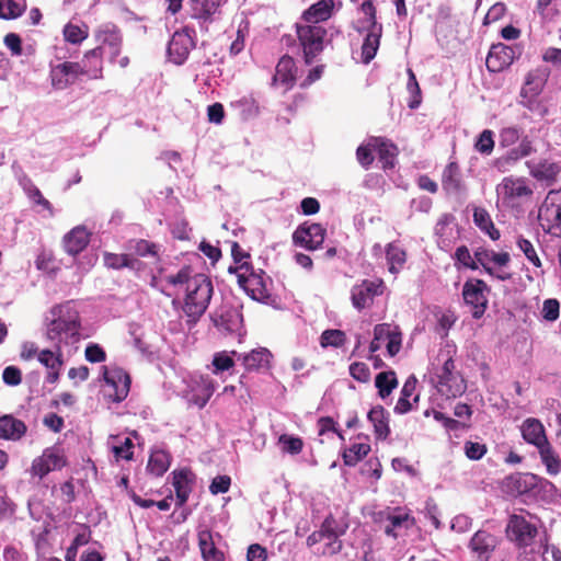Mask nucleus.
Here are the masks:
<instances>
[{
    "instance_id": "nucleus-10",
    "label": "nucleus",
    "mask_w": 561,
    "mask_h": 561,
    "mask_svg": "<svg viewBox=\"0 0 561 561\" xmlns=\"http://www.w3.org/2000/svg\"><path fill=\"white\" fill-rule=\"evenodd\" d=\"M533 194V190L527 181L522 178L507 176L496 186V195L505 206L514 207L528 198Z\"/></svg>"
},
{
    "instance_id": "nucleus-7",
    "label": "nucleus",
    "mask_w": 561,
    "mask_h": 561,
    "mask_svg": "<svg viewBox=\"0 0 561 561\" xmlns=\"http://www.w3.org/2000/svg\"><path fill=\"white\" fill-rule=\"evenodd\" d=\"M228 272L237 276L238 284L252 299L264 301L270 297L264 273H256L249 262L230 266Z\"/></svg>"
},
{
    "instance_id": "nucleus-53",
    "label": "nucleus",
    "mask_w": 561,
    "mask_h": 561,
    "mask_svg": "<svg viewBox=\"0 0 561 561\" xmlns=\"http://www.w3.org/2000/svg\"><path fill=\"white\" fill-rule=\"evenodd\" d=\"M493 131L484 129L477 138L474 142V149L484 156H490L494 149Z\"/></svg>"
},
{
    "instance_id": "nucleus-8",
    "label": "nucleus",
    "mask_w": 561,
    "mask_h": 561,
    "mask_svg": "<svg viewBox=\"0 0 561 561\" xmlns=\"http://www.w3.org/2000/svg\"><path fill=\"white\" fill-rule=\"evenodd\" d=\"M538 220L545 231L561 237V190L547 194L539 207Z\"/></svg>"
},
{
    "instance_id": "nucleus-22",
    "label": "nucleus",
    "mask_w": 561,
    "mask_h": 561,
    "mask_svg": "<svg viewBox=\"0 0 561 561\" xmlns=\"http://www.w3.org/2000/svg\"><path fill=\"white\" fill-rule=\"evenodd\" d=\"M102 374L104 381L115 391L114 400L123 401L129 392V376L121 368L108 369L106 366L102 367Z\"/></svg>"
},
{
    "instance_id": "nucleus-57",
    "label": "nucleus",
    "mask_w": 561,
    "mask_h": 561,
    "mask_svg": "<svg viewBox=\"0 0 561 561\" xmlns=\"http://www.w3.org/2000/svg\"><path fill=\"white\" fill-rule=\"evenodd\" d=\"M345 341V334L344 332L340 330H325L321 334V346H341Z\"/></svg>"
},
{
    "instance_id": "nucleus-44",
    "label": "nucleus",
    "mask_w": 561,
    "mask_h": 561,
    "mask_svg": "<svg viewBox=\"0 0 561 561\" xmlns=\"http://www.w3.org/2000/svg\"><path fill=\"white\" fill-rule=\"evenodd\" d=\"M375 386L381 399H386L392 390L398 386V380L394 371L379 373L375 378Z\"/></svg>"
},
{
    "instance_id": "nucleus-62",
    "label": "nucleus",
    "mask_w": 561,
    "mask_h": 561,
    "mask_svg": "<svg viewBox=\"0 0 561 561\" xmlns=\"http://www.w3.org/2000/svg\"><path fill=\"white\" fill-rule=\"evenodd\" d=\"M425 516L431 520L436 529L442 527V523L438 518L439 508L433 499H427L424 507Z\"/></svg>"
},
{
    "instance_id": "nucleus-6",
    "label": "nucleus",
    "mask_w": 561,
    "mask_h": 561,
    "mask_svg": "<svg viewBox=\"0 0 561 561\" xmlns=\"http://www.w3.org/2000/svg\"><path fill=\"white\" fill-rule=\"evenodd\" d=\"M296 30L305 61L309 65L323 50L325 44L330 42L328 30L322 24L305 23H297Z\"/></svg>"
},
{
    "instance_id": "nucleus-4",
    "label": "nucleus",
    "mask_w": 561,
    "mask_h": 561,
    "mask_svg": "<svg viewBox=\"0 0 561 561\" xmlns=\"http://www.w3.org/2000/svg\"><path fill=\"white\" fill-rule=\"evenodd\" d=\"M437 359L443 362V366L436 373V388L438 392L446 398L461 396L466 391V382L459 373L455 370L451 351H440Z\"/></svg>"
},
{
    "instance_id": "nucleus-31",
    "label": "nucleus",
    "mask_w": 561,
    "mask_h": 561,
    "mask_svg": "<svg viewBox=\"0 0 561 561\" xmlns=\"http://www.w3.org/2000/svg\"><path fill=\"white\" fill-rule=\"evenodd\" d=\"M474 259L481 266L484 267V270L489 274L494 275L491 264H494L497 266L506 265L510 262V254L506 252L497 253V252H494L493 250L479 248L474 252Z\"/></svg>"
},
{
    "instance_id": "nucleus-13",
    "label": "nucleus",
    "mask_w": 561,
    "mask_h": 561,
    "mask_svg": "<svg viewBox=\"0 0 561 561\" xmlns=\"http://www.w3.org/2000/svg\"><path fill=\"white\" fill-rule=\"evenodd\" d=\"M549 75L550 71L546 67H538L527 73L520 90V98L523 99L520 103L525 107L534 110L536 98L542 92Z\"/></svg>"
},
{
    "instance_id": "nucleus-63",
    "label": "nucleus",
    "mask_w": 561,
    "mask_h": 561,
    "mask_svg": "<svg viewBox=\"0 0 561 561\" xmlns=\"http://www.w3.org/2000/svg\"><path fill=\"white\" fill-rule=\"evenodd\" d=\"M486 453V447L484 444L476 443V442H466L465 444V454L471 460L481 459Z\"/></svg>"
},
{
    "instance_id": "nucleus-23",
    "label": "nucleus",
    "mask_w": 561,
    "mask_h": 561,
    "mask_svg": "<svg viewBox=\"0 0 561 561\" xmlns=\"http://www.w3.org/2000/svg\"><path fill=\"white\" fill-rule=\"evenodd\" d=\"M520 433L527 444L537 449L549 443L546 430L541 421L535 417H527L520 425Z\"/></svg>"
},
{
    "instance_id": "nucleus-33",
    "label": "nucleus",
    "mask_w": 561,
    "mask_h": 561,
    "mask_svg": "<svg viewBox=\"0 0 561 561\" xmlns=\"http://www.w3.org/2000/svg\"><path fill=\"white\" fill-rule=\"evenodd\" d=\"M26 432V425L12 415L0 417V438L19 440Z\"/></svg>"
},
{
    "instance_id": "nucleus-30",
    "label": "nucleus",
    "mask_w": 561,
    "mask_h": 561,
    "mask_svg": "<svg viewBox=\"0 0 561 561\" xmlns=\"http://www.w3.org/2000/svg\"><path fill=\"white\" fill-rule=\"evenodd\" d=\"M512 49L504 45H494L491 47L486 57V67L491 72L501 71L512 61Z\"/></svg>"
},
{
    "instance_id": "nucleus-14",
    "label": "nucleus",
    "mask_w": 561,
    "mask_h": 561,
    "mask_svg": "<svg viewBox=\"0 0 561 561\" xmlns=\"http://www.w3.org/2000/svg\"><path fill=\"white\" fill-rule=\"evenodd\" d=\"M488 285L481 279H469L463 284L462 297L465 302L472 307V316L482 317L488 306Z\"/></svg>"
},
{
    "instance_id": "nucleus-1",
    "label": "nucleus",
    "mask_w": 561,
    "mask_h": 561,
    "mask_svg": "<svg viewBox=\"0 0 561 561\" xmlns=\"http://www.w3.org/2000/svg\"><path fill=\"white\" fill-rule=\"evenodd\" d=\"M44 323V337L49 346L38 353L37 359L47 369H60L87 337L77 305L66 301L51 307Z\"/></svg>"
},
{
    "instance_id": "nucleus-56",
    "label": "nucleus",
    "mask_w": 561,
    "mask_h": 561,
    "mask_svg": "<svg viewBox=\"0 0 561 561\" xmlns=\"http://www.w3.org/2000/svg\"><path fill=\"white\" fill-rule=\"evenodd\" d=\"M23 8L13 0H0V18L10 20L20 16Z\"/></svg>"
},
{
    "instance_id": "nucleus-41",
    "label": "nucleus",
    "mask_w": 561,
    "mask_h": 561,
    "mask_svg": "<svg viewBox=\"0 0 561 561\" xmlns=\"http://www.w3.org/2000/svg\"><path fill=\"white\" fill-rule=\"evenodd\" d=\"M271 353L267 348L261 347L253 350L251 353L241 355L243 364L247 369H261L267 367L270 364Z\"/></svg>"
},
{
    "instance_id": "nucleus-5",
    "label": "nucleus",
    "mask_w": 561,
    "mask_h": 561,
    "mask_svg": "<svg viewBox=\"0 0 561 561\" xmlns=\"http://www.w3.org/2000/svg\"><path fill=\"white\" fill-rule=\"evenodd\" d=\"M360 10L365 14V19L362 21L359 31L367 33L362 45V60L364 64H369L379 48L382 25L376 21V9L371 0L364 1Z\"/></svg>"
},
{
    "instance_id": "nucleus-34",
    "label": "nucleus",
    "mask_w": 561,
    "mask_h": 561,
    "mask_svg": "<svg viewBox=\"0 0 561 561\" xmlns=\"http://www.w3.org/2000/svg\"><path fill=\"white\" fill-rule=\"evenodd\" d=\"M192 1V18L208 22L211 16L216 14L226 0H191Z\"/></svg>"
},
{
    "instance_id": "nucleus-46",
    "label": "nucleus",
    "mask_w": 561,
    "mask_h": 561,
    "mask_svg": "<svg viewBox=\"0 0 561 561\" xmlns=\"http://www.w3.org/2000/svg\"><path fill=\"white\" fill-rule=\"evenodd\" d=\"M560 172V167L551 161L543 160L530 167V173L538 180L551 181Z\"/></svg>"
},
{
    "instance_id": "nucleus-28",
    "label": "nucleus",
    "mask_w": 561,
    "mask_h": 561,
    "mask_svg": "<svg viewBox=\"0 0 561 561\" xmlns=\"http://www.w3.org/2000/svg\"><path fill=\"white\" fill-rule=\"evenodd\" d=\"M198 547L204 561H225L224 553L216 547L210 530L203 529L198 531Z\"/></svg>"
},
{
    "instance_id": "nucleus-45",
    "label": "nucleus",
    "mask_w": 561,
    "mask_h": 561,
    "mask_svg": "<svg viewBox=\"0 0 561 561\" xmlns=\"http://www.w3.org/2000/svg\"><path fill=\"white\" fill-rule=\"evenodd\" d=\"M232 355H237L238 358H241V354H238L234 351L231 353L227 351L215 353L211 360V371L215 375H219L224 371L231 369L234 366Z\"/></svg>"
},
{
    "instance_id": "nucleus-50",
    "label": "nucleus",
    "mask_w": 561,
    "mask_h": 561,
    "mask_svg": "<svg viewBox=\"0 0 561 561\" xmlns=\"http://www.w3.org/2000/svg\"><path fill=\"white\" fill-rule=\"evenodd\" d=\"M117 437L113 438V443H111V451L113 453L115 459L118 461L123 460H131L133 459V448L134 444L129 437H125L123 440L116 442Z\"/></svg>"
},
{
    "instance_id": "nucleus-12",
    "label": "nucleus",
    "mask_w": 561,
    "mask_h": 561,
    "mask_svg": "<svg viewBox=\"0 0 561 561\" xmlns=\"http://www.w3.org/2000/svg\"><path fill=\"white\" fill-rule=\"evenodd\" d=\"M401 332L398 327L389 323H380L374 328V339L370 343L369 351L375 353L385 344L389 356H394L401 348Z\"/></svg>"
},
{
    "instance_id": "nucleus-60",
    "label": "nucleus",
    "mask_w": 561,
    "mask_h": 561,
    "mask_svg": "<svg viewBox=\"0 0 561 561\" xmlns=\"http://www.w3.org/2000/svg\"><path fill=\"white\" fill-rule=\"evenodd\" d=\"M84 355L87 360L90 363H103L106 359V353L99 344L95 343L87 345Z\"/></svg>"
},
{
    "instance_id": "nucleus-48",
    "label": "nucleus",
    "mask_w": 561,
    "mask_h": 561,
    "mask_svg": "<svg viewBox=\"0 0 561 561\" xmlns=\"http://www.w3.org/2000/svg\"><path fill=\"white\" fill-rule=\"evenodd\" d=\"M340 535L341 534L335 530V524H332L329 531L325 534L323 548L317 549V552L330 556L339 553L342 549V541L339 539Z\"/></svg>"
},
{
    "instance_id": "nucleus-59",
    "label": "nucleus",
    "mask_w": 561,
    "mask_h": 561,
    "mask_svg": "<svg viewBox=\"0 0 561 561\" xmlns=\"http://www.w3.org/2000/svg\"><path fill=\"white\" fill-rule=\"evenodd\" d=\"M560 304L557 299H546L542 305L541 314L547 321L553 322L559 318Z\"/></svg>"
},
{
    "instance_id": "nucleus-27",
    "label": "nucleus",
    "mask_w": 561,
    "mask_h": 561,
    "mask_svg": "<svg viewBox=\"0 0 561 561\" xmlns=\"http://www.w3.org/2000/svg\"><path fill=\"white\" fill-rule=\"evenodd\" d=\"M443 188L448 194H461L466 191V185L462 181L461 171L457 162H449L442 174Z\"/></svg>"
},
{
    "instance_id": "nucleus-21",
    "label": "nucleus",
    "mask_w": 561,
    "mask_h": 561,
    "mask_svg": "<svg viewBox=\"0 0 561 561\" xmlns=\"http://www.w3.org/2000/svg\"><path fill=\"white\" fill-rule=\"evenodd\" d=\"M95 39L99 43L96 48H102V54L107 48L112 58L119 55L122 37L118 28L112 23L100 25L94 33Z\"/></svg>"
},
{
    "instance_id": "nucleus-37",
    "label": "nucleus",
    "mask_w": 561,
    "mask_h": 561,
    "mask_svg": "<svg viewBox=\"0 0 561 561\" xmlns=\"http://www.w3.org/2000/svg\"><path fill=\"white\" fill-rule=\"evenodd\" d=\"M191 476L192 473L185 469L173 472V486L181 505L186 502L191 493Z\"/></svg>"
},
{
    "instance_id": "nucleus-51",
    "label": "nucleus",
    "mask_w": 561,
    "mask_h": 561,
    "mask_svg": "<svg viewBox=\"0 0 561 561\" xmlns=\"http://www.w3.org/2000/svg\"><path fill=\"white\" fill-rule=\"evenodd\" d=\"M129 249L142 257H158V245L144 239L131 241Z\"/></svg>"
},
{
    "instance_id": "nucleus-2",
    "label": "nucleus",
    "mask_w": 561,
    "mask_h": 561,
    "mask_svg": "<svg viewBox=\"0 0 561 561\" xmlns=\"http://www.w3.org/2000/svg\"><path fill=\"white\" fill-rule=\"evenodd\" d=\"M164 280L184 293L183 312L190 321L196 322L204 314L211 299L213 284L209 277L185 266L176 274L167 275Z\"/></svg>"
},
{
    "instance_id": "nucleus-64",
    "label": "nucleus",
    "mask_w": 561,
    "mask_h": 561,
    "mask_svg": "<svg viewBox=\"0 0 561 561\" xmlns=\"http://www.w3.org/2000/svg\"><path fill=\"white\" fill-rule=\"evenodd\" d=\"M455 257L460 264H462L463 266H466L468 268H471V270L478 268V265L476 263L477 260H474L471 256L468 248L465 245L457 248V250L455 252Z\"/></svg>"
},
{
    "instance_id": "nucleus-35",
    "label": "nucleus",
    "mask_w": 561,
    "mask_h": 561,
    "mask_svg": "<svg viewBox=\"0 0 561 561\" xmlns=\"http://www.w3.org/2000/svg\"><path fill=\"white\" fill-rule=\"evenodd\" d=\"M516 245L524 253V255L528 260V262L530 264H533V266H534L533 273L535 274V276L536 277L542 276L543 275L542 263H541L540 257L538 256L535 244L530 240L519 236L516 239Z\"/></svg>"
},
{
    "instance_id": "nucleus-39",
    "label": "nucleus",
    "mask_w": 561,
    "mask_h": 561,
    "mask_svg": "<svg viewBox=\"0 0 561 561\" xmlns=\"http://www.w3.org/2000/svg\"><path fill=\"white\" fill-rule=\"evenodd\" d=\"M171 463L170 455L162 449H156L151 453L147 465L148 471L156 476L161 477L169 469Z\"/></svg>"
},
{
    "instance_id": "nucleus-55",
    "label": "nucleus",
    "mask_w": 561,
    "mask_h": 561,
    "mask_svg": "<svg viewBox=\"0 0 561 561\" xmlns=\"http://www.w3.org/2000/svg\"><path fill=\"white\" fill-rule=\"evenodd\" d=\"M407 72L409 76L407 89L413 98L409 103V107L416 108L421 104V89L412 69L409 68Z\"/></svg>"
},
{
    "instance_id": "nucleus-40",
    "label": "nucleus",
    "mask_w": 561,
    "mask_h": 561,
    "mask_svg": "<svg viewBox=\"0 0 561 561\" xmlns=\"http://www.w3.org/2000/svg\"><path fill=\"white\" fill-rule=\"evenodd\" d=\"M104 264L111 268H122L128 267L130 270L138 271L140 268L141 262L133 256L131 254H114V253H105L104 254Z\"/></svg>"
},
{
    "instance_id": "nucleus-11",
    "label": "nucleus",
    "mask_w": 561,
    "mask_h": 561,
    "mask_svg": "<svg viewBox=\"0 0 561 561\" xmlns=\"http://www.w3.org/2000/svg\"><path fill=\"white\" fill-rule=\"evenodd\" d=\"M215 389V381L208 376H191L184 391V398L188 403L204 408L214 394Z\"/></svg>"
},
{
    "instance_id": "nucleus-58",
    "label": "nucleus",
    "mask_w": 561,
    "mask_h": 561,
    "mask_svg": "<svg viewBox=\"0 0 561 561\" xmlns=\"http://www.w3.org/2000/svg\"><path fill=\"white\" fill-rule=\"evenodd\" d=\"M332 524H335L334 519L331 517H328L322 523V526L319 530L313 531L309 537L307 538V546L313 547L320 542H322L325 539V534L329 531Z\"/></svg>"
},
{
    "instance_id": "nucleus-15",
    "label": "nucleus",
    "mask_w": 561,
    "mask_h": 561,
    "mask_svg": "<svg viewBox=\"0 0 561 561\" xmlns=\"http://www.w3.org/2000/svg\"><path fill=\"white\" fill-rule=\"evenodd\" d=\"M506 533L518 547H527L533 542L537 527L524 514H513L508 519Z\"/></svg>"
},
{
    "instance_id": "nucleus-3",
    "label": "nucleus",
    "mask_w": 561,
    "mask_h": 561,
    "mask_svg": "<svg viewBox=\"0 0 561 561\" xmlns=\"http://www.w3.org/2000/svg\"><path fill=\"white\" fill-rule=\"evenodd\" d=\"M92 79L102 75V48H93L85 53L80 62L65 61L51 68L50 78L55 89L64 90L73 84L79 76Z\"/></svg>"
},
{
    "instance_id": "nucleus-54",
    "label": "nucleus",
    "mask_w": 561,
    "mask_h": 561,
    "mask_svg": "<svg viewBox=\"0 0 561 561\" xmlns=\"http://www.w3.org/2000/svg\"><path fill=\"white\" fill-rule=\"evenodd\" d=\"M278 445L283 453L298 455L304 447L301 438L283 434L278 438Z\"/></svg>"
},
{
    "instance_id": "nucleus-61",
    "label": "nucleus",
    "mask_w": 561,
    "mask_h": 561,
    "mask_svg": "<svg viewBox=\"0 0 561 561\" xmlns=\"http://www.w3.org/2000/svg\"><path fill=\"white\" fill-rule=\"evenodd\" d=\"M520 138V131L517 127H505L500 134V145L503 147H510L518 141Z\"/></svg>"
},
{
    "instance_id": "nucleus-38",
    "label": "nucleus",
    "mask_w": 561,
    "mask_h": 561,
    "mask_svg": "<svg viewBox=\"0 0 561 561\" xmlns=\"http://www.w3.org/2000/svg\"><path fill=\"white\" fill-rule=\"evenodd\" d=\"M541 462L550 476H557L561 471V460L550 443L538 448Z\"/></svg>"
},
{
    "instance_id": "nucleus-49",
    "label": "nucleus",
    "mask_w": 561,
    "mask_h": 561,
    "mask_svg": "<svg viewBox=\"0 0 561 561\" xmlns=\"http://www.w3.org/2000/svg\"><path fill=\"white\" fill-rule=\"evenodd\" d=\"M370 451V446L365 443H354L344 453L343 459L345 465L355 466Z\"/></svg>"
},
{
    "instance_id": "nucleus-25",
    "label": "nucleus",
    "mask_w": 561,
    "mask_h": 561,
    "mask_svg": "<svg viewBox=\"0 0 561 561\" xmlns=\"http://www.w3.org/2000/svg\"><path fill=\"white\" fill-rule=\"evenodd\" d=\"M334 5V0H319L302 13L299 23L321 24L332 16Z\"/></svg>"
},
{
    "instance_id": "nucleus-20",
    "label": "nucleus",
    "mask_w": 561,
    "mask_h": 561,
    "mask_svg": "<svg viewBox=\"0 0 561 561\" xmlns=\"http://www.w3.org/2000/svg\"><path fill=\"white\" fill-rule=\"evenodd\" d=\"M211 320L214 325L222 334L237 333L242 324L241 313L237 309L228 306H222L217 309L213 313Z\"/></svg>"
},
{
    "instance_id": "nucleus-43",
    "label": "nucleus",
    "mask_w": 561,
    "mask_h": 561,
    "mask_svg": "<svg viewBox=\"0 0 561 561\" xmlns=\"http://www.w3.org/2000/svg\"><path fill=\"white\" fill-rule=\"evenodd\" d=\"M389 271L397 274L405 263V251L397 243H389L386 250Z\"/></svg>"
},
{
    "instance_id": "nucleus-42",
    "label": "nucleus",
    "mask_w": 561,
    "mask_h": 561,
    "mask_svg": "<svg viewBox=\"0 0 561 561\" xmlns=\"http://www.w3.org/2000/svg\"><path fill=\"white\" fill-rule=\"evenodd\" d=\"M416 379L414 377H410L403 385L401 389V396L398 399L394 405V412L397 414H404L411 411L412 403L410 401V397L413 396L415 391Z\"/></svg>"
},
{
    "instance_id": "nucleus-24",
    "label": "nucleus",
    "mask_w": 561,
    "mask_h": 561,
    "mask_svg": "<svg viewBox=\"0 0 561 561\" xmlns=\"http://www.w3.org/2000/svg\"><path fill=\"white\" fill-rule=\"evenodd\" d=\"M497 546V539L492 534L479 530L470 540V549L480 561H488Z\"/></svg>"
},
{
    "instance_id": "nucleus-16",
    "label": "nucleus",
    "mask_w": 561,
    "mask_h": 561,
    "mask_svg": "<svg viewBox=\"0 0 561 561\" xmlns=\"http://www.w3.org/2000/svg\"><path fill=\"white\" fill-rule=\"evenodd\" d=\"M383 282L381 279H365L360 284L354 285L351 289L352 305L357 310L368 308L374 302V298L383 294Z\"/></svg>"
},
{
    "instance_id": "nucleus-18",
    "label": "nucleus",
    "mask_w": 561,
    "mask_h": 561,
    "mask_svg": "<svg viewBox=\"0 0 561 561\" xmlns=\"http://www.w3.org/2000/svg\"><path fill=\"white\" fill-rule=\"evenodd\" d=\"M325 237V229L320 224L299 226L294 234L293 241L296 245L313 251L319 249Z\"/></svg>"
},
{
    "instance_id": "nucleus-36",
    "label": "nucleus",
    "mask_w": 561,
    "mask_h": 561,
    "mask_svg": "<svg viewBox=\"0 0 561 561\" xmlns=\"http://www.w3.org/2000/svg\"><path fill=\"white\" fill-rule=\"evenodd\" d=\"M371 148L378 152L379 160L385 169L392 168L397 157V147L381 138H374L370 141Z\"/></svg>"
},
{
    "instance_id": "nucleus-26",
    "label": "nucleus",
    "mask_w": 561,
    "mask_h": 561,
    "mask_svg": "<svg viewBox=\"0 0 561 561\" xmlns=\"http://www.w3.org/2000/svg\"><path fill=\"white\" fill-rule=\"evenodd\" d=\"M296 80L295 61L289 56H283L276 65L273 83L284 88L285 91L289 90Z\"/></svg>"
},
{
    "instance_id": "nucleus-19",
    "label": "nucleus",
    "mask_w": 561,
    "mask_h": 561,
    "mask_svg": "<svg viewBox=\"0 0 561 561\" xmlns=\"http://www.w3.org/2000/svg\"><path fill=\"white\" fill-rule=\"evenodd\" d=\"M192 33L193 31L185 27L175 32L170 39L168 54L174 64L182 65L187 59L191 49L195 45Z\"/></svg>"
},
{
    "instance_id": "nucleus-9",
    "label": "nucleus",
    "mask_w": 561,
    "mask_h": 561,
    "mask_svg": "<svg viewBox=\"0 0 561 561\" xmlns=\"http://www.w3.org/2000/svg\"><path fill=\"white\" fill-rule=\"evenodd\" d=\"M382 515L385 518L380 520V527L388 537L393 539L407 536L409 529L415 525V518L402 507L392 508Z\"/></svg>"
},
{
    "instance_id": "nucleus-17",
    "label": "nucleus",
    "mask_w": 561,
    "mask_h": 561,
    "mask_svg": "<svg viewBox=\"0 0 561 561\" xmlns=\"http://www.w3.org/2000/svg\"><path fill=\"white\" fill-rule=\"evenodd\" d=\"M66 460L64 454L57 448H47L42 456L35 458L32 462L31 473L39 479L47 476L50 471L60 470L65 467Z\"/></svg>"
},
{
    "instance_id": "nucleus-29",
    "label": "nucleus",
    "mask_w": 561,
    "mask_h": 561,
    "mask_svg": "<svg viewBox=\"0 0 561 561\" xmlns=\"http://www.w3.org/2000/svg\"><path fill=\"white\" fill-rule=\"evenodd\" d=\"M367 419L374 427L377 439L383 440L389 436V413L381 405L371 408L367 414Z\"/></svg>"
},
{
    "instance_id": "nucleus-32",
    "label": "nucleus",
    "mask_w": 561,
    "mask_h": 561,
    "mask_svg": "<svg viewBox=\"0 0 561 561\" xmlns=\"http://www.w3.org/2000/svg\"><path fill=\"white\" fill-rule=\"evenodd\" d=\"M89 243V233L84 227H76L64 237V248L67 253L76 255Z\"/></svg>"
},
{
    "instance_id": "nucleus-52",
    "label": "nucleus",
    "mask_w": 561,
    "mask_h": 561,
    "mask_svg": "<svg viewBox=\"0 0 561 561\" xmlns=\"http://www.w3.org/2000/svg\"><path fill=\"white\" fill-rule=\"evenodd\" d=\"M534 151V147L531 141L528 138L522 139L519 145L515 148H512L507 154L505 156L504 160L506 162H516L519 159L526 158L530 156Z\"/></svg>"
},
{
    "instance_id": "nucleus-47",
    "label": "nucleus",
    "mask_w": 561,
    "mask_h": 561,
    "mask_svg": "<svg viewBox=\"0 0 561 561\" xmlns=\"http://www.w3.org/2000/svg\"><path fill=\"white\" fill-rule=\"evenodd\" d=\"M66 42L77 45L82 43L89 36V26L87 24L67 23L62 30Z\"/></svg>"
}]
</instances>
